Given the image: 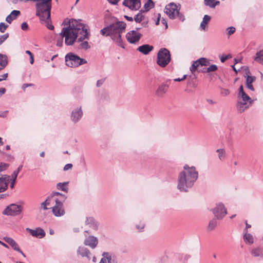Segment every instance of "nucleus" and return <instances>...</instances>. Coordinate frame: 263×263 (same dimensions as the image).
Returning <instances> with one entry per match:
<instances>
[{
    "instance_id": "11",
    "label": "nucleus",
    "mask_w": 263,
    "mask_h": 263,
    "mask_svg": "<svg viewBox=\"0 0 263 263\" xmlns=\"http://www.w3.org/2000/svg\"><path fill=\"white\" fill-rule=\"evenodd\" d=\"M21 212V206L16 204H12L8 206L3 212V214L10 216H16L20 214Z\"/></svg>"
},
{
    "instance_id": "52",
    "label": "nucleus",
    "mask_w": 263,
    "mask_h": 263,
    "mask_svg": "<svg viewBox=\"0 0 263 263\" xmlns=\"http://www.w3.org/2000/svg\"><path fill=\"white\" fill-rule=\"evenodd\" d=\"M145 224L143 223H140L139 224L136 225V228L140 231H141L144 228Z\"/></svg>"
},
{
    "instance_id": "58",
    "label": "nucleus",
    "mask_w": 263,
    "mask_h": 263,
    "mask_svg": "<svg viewBox=\"0 0 263 263\" xmlns=\"http://www.w3.org/2000/svg\"><path fill=\"white\" fill-rule=\"evenodd\" d=\"M108 2L112 5H116L120 0H107Z\"/></svg>"
},
{
    "instance_id": "43",
    "label": "nucleus",
    "mask_w": 263,
    "mask_h": 263,
    "mask_svg": "<svg viewBox=\"0 0 263 263\" xmlns=\"http://www.w3.org/2000/svg\"><path fill=\"white\" fill-rule=\"evenodd\" d=\"M9 164L4 162H0V173L6 170L9 167Z\"/></svg>"
},
{
    "instance_id": "10",
    "label": "nucleus",
    "mask_w": 263,
    "mask_h": 263,
    "mask_svg": "<svg viewBox=\"0 0 263 263\" xmlns=\"http://www.w3.org/2000/svg\"><path fill=\"white\" fill-rule=\"evenodd\" d=\"M212 212L217 219H222L227 213L224 204L222 203L216 204V207L212 210Z\"/></svg>"
},
{
    "instance_id": "51",
    "label": "nucleus",
    "mask_w": 263,
    "mask_h": 263,
    "mask_svg": "<svg viewBox=\"0 0 263 263\" xmlns=\"http://www.w3.org/2000/svg\"><path fill=\"white\" fill-rule=\"evenodd\" d=\"M105 81V79H102L98 80L97 82V86L98 87H99L102 85V84L104 83Z\"/></svg>"
},
{
    "instance_id": "62",
    "label": "nucleus",
    "mask_w": 263,
    "mask_h": 263,
    "mask_svg": "<svg viewBox=\"0 0 263 263\" xmlns=\"http://www.w3.org/2000/svg\"><path fill=\"white\" fill-rule=\"evenodd\" d=\"M8 110H6L4 112L0 113V117H5L7 115V113L8 112Z\"/></svg>"
},
{
    "instance_id": "63",
    "label": "nucleus",
    "mask_w": 263,
    "mask_h": 263,
    "mask_svg": "<svg viewBox=\"0 0 263 263\" xmlns=\"http://www.w3.org/2000/svg\"><path fill=\"white\" fill-rule=\"evenodd\" d=\"M246 85H247V87H248V89H250L252 91L254 90V87H253V85H252V84H246Z\"/></svg>"
},
{
    "instance_id": "17",
    "label": "nucleus",
    "mask_w": 263,
    "mask_h": 263,
    "mask_svg": "<svg viewBox=\"0 0 263 263\" xmlns=\"http://www.w3.org/2000/svg\"><path fill=\"white\" fill-rule=\"evenodd\" d=\"M98 243V240L97 237L93 236H89L86 238L84 240V244L88 246L92 249H95Z\"/></svg>"
},
{
    "instance_id": "33",
    "label": "nucleus",
    "mask_w": 263,
    "mask_h": 263,
    "mask_svg": "<svg viewBox=\"0 0 263 263\" xmlns=\"http://www.w3.org/2000/svg\"><path fill=\"white\" fill-rule=\"evenodd\" d=\"M204 4L212 8H214L216 5H218L220 2L217 0H204Z\"/></svg>"
},
{
    "instance_id": "3",
    "label": "nucleus",
    "mask_w": 263,
    "mask_h": 263,
    "mask_svg": "<svg viewBox=\"0 0 263 263\" xmlns=\"http://www.w3.org/2000/svg\"><path fill=\"white\" fill-rule=\"evenodd\" d=\"M126 27L125 22L117 21L102 29L100 32L104 36H110L111 39L115 41L119 46L124 48L121 34L124 32Z\"/></svg>"
},
{
    "instance_id": "20",
    "label": "nucleus",
    "mask_w": 263,
    "mask_h": 263,
    "mask_svg": "<svg viewBox=\"0 0 263 263\" xmlns=\"http://www.w3.org/2000/svg\"><path fill=\"white\" fill-rule=\"evenodd\" d=\"M251 104H249L248 102L238 100L237 104V109L238 111L240 113H242L246 109L249 108Z\"/></svg>"
},
{
    "instance_id": "29",
    "label": "nucleus",
    "mask_w": 263,
    "mask_h": 263,
    "mask_svg": "<svg viewBox=\"0 0 263 263\" xmlns=\"http://www.w3.org/2000/svg\"><path fill=\"white\" fill-rule=\"evenodd\" d=\"M243 240L248 245H252L254 242V238L252 235L247 232H246L243 235Z\"/></svg>"
},
{
    "instance_id": "1",
    "label": "nucleus",
    "mask_w": 263,
    "mask_h": 263,
    "mask_svg": "<svg viewBox=\"0 0 263 263\" xmlns=\"http://www.w3.org/2000/svg\"><path fill=\"white\" fill-rule=\"evenodd\" d=\"M78 35L81 36L78 39V42L88 39L89 32L87 28L84 24L76 20H71L69 21L68 27L62 28V31L59 33V36L57 38L56 45L59 47L62 46L63 37H65V44L66 45H72Z\"/></svg>"
},
{
    "instance_id": "57",
    "label": "nucleus",
    "mask_w": 263,
    "mask_h": 263,
    "mask_svg": "<svg viewBox=\"0 0 263 263\" xmlns=\"http://www.w3.org/2000/svg\"><path fill=\"white\" fill-rule=\"evenodd\" d=\"M32 85H33L32 84H27V83L24 84L22 85V89L25 91L27 87H28L29 86H31Z\"/></svg>"
},
{
    "instance_id": "34",
    "label": "nucleus",
    "mask_w": 263,
    "mask_h": 263,
    "mask_svg": "<svg viewBox=\"0 0 263 263\" xmlns=\"http://www.w3.org/2000/svg\"><path fill=\"white\" fill-rule=\"evenodd\" d=\"M68 184V182H60L58 183L57 185V187L58 190H61L66 192H68V188L67 187V184Z\"/></svg>"
},
{
    "instance_id": "59",
    "label": "nucleus",
    "mask_w": 263,
    "mask_h": 263,
    "mask_svg": "<svg viewBox=\"0 0 263 263\" xmlns=\"http://www.w3.org/2000/svg\"><path fill=\"white\" fill-rule=\"evenodd\" d=\"M10 181H11V185H10V187L11 189H13L14 187V185L15 183V181H16V180H14L13 179H11L10 178Z\"/></svg>"
},
{
    "instance_id": "27",
    "label": "nucleus",
    "mask_w": 263,
    "mask_h": 263,
    "mask_svg": "<svg viewBox=\"0 0 263 263\" xmlns=\"http://www.w3.org/2000/svg\"><path fill=\"white\" fill-rule=\"evenodd\" d=\"M50 197H51V198L52 199V200L55 202V199H62V197H64V201H65L66 199L67 198V197L66 195L60 193L58 192H52L50 195Z\"/></svg>"
},
{
    "instance_id": "9",
    "label": "nucleus",
    "mask_w": 263,
    "mask_h": 263,
    "mask_svg": "<svg viewBox=\"0 0 263 263\" xmlns=\"http://www.w3.org/2000/svg\"><path fill=\"white\" fill-rule=\"evenodd\" d=\"M126 39L130 44H136L139 42L142 34L137 30H131L126 34Z\"/></svg>"
},
{
    "instance_id": "37",
    "label": "nucleus",
    "mask_w": 263,
    "mask_h": 263,
    "mask_svg": "<svg viewBox=\"0 0 263 263\" xmlns=\"http://www.w3.org/2000/svg\"><path fill=\"white\" fill-rule=\"evenodd\" d=\"M154 5L152 0H148V1L144 4V8H145V12L148 11L149 9L154 7Z\"/></svg>"
},
{
    "instance_id": "15",
    "label": "nucleus",
    "mask_w": 263,
    "mask_h": 263,
    "mask_svg": "<svg viewBox=\"0 0 263 263\" xmlns=\"http://www.w3.org/2000/svg\"><path fill=\"white\" fill-rule=\"evenodd\" d=\"M3 239L7 243H8L13 248V250L21 253L24 257H26L25 254L20 249L18 245L13 239L11 237H4L3 238Z\"/></svg>"
},
{
    "instance_id": "18",
    "label": "nucleus",
    "mask_w": 263,
    "mask_h": 263,
    "mask_svg": "<svg viewBox=\"0 0 263 263\" xmlns=\"http://www.w3.org/2000/svg\"><path fill=\"white\" fill-rule=\"evenodd\" d=\"M238 100L248 102L249 104L252 103L251 98L244 91L243 86L241 85L239 88V93L238 96Z\"/></svg>"
},
{
    "instance_id": "26",
    "label": "nucleus",
    "mask_w": 263,
    "mask_h": 263,
    "mask_svg": "<svg viewBox=\"0 0 263 263\" xmlns=\"http://www.w3.org/2000/svg\"><path fill=\"white\" fill-rule=\"evenodd\" d=\"M77 253L80 255L82 257H87V258H90V257L89 256L90 252L85 247H79L77 251Z\"/></svg>"
},
{
    "instance_id": "14",
    "label": "nucleus",
    "mask_w": 263,
    "mask_h": 263,
    "mask_svg": "<svg viewBox=\"0 0 263 263\" xmlns=\"http://www.w3.org/2000/svg\"><path fill=\"white\" fill-rule=\"evenodd\" d=\"M26 230L30 233L32 236L38 238H43L45 237L46 234L43 229L40 227L36 228L34 230L26 228Z\"/></svg>"
},
{
    "instance_id": "50",
    "label": "nucleus",
    "mask_w": 263,
    "mask_h": 263,
    "mask_svg": "<svg viewBox=\"0 0 263 263\" xmlns=\"http://www.w3.org/2000/svg\"><path fill=\"white\" fill-rule=\"evenodd\" d=\"M21 29L23 30H27L28 29V25L26 22H23L21 24Z\"/></svg>"
},
{
    "instance_id": "2",
    "label": "nucleus",
    "mask_w": 263,
    "mask_h": 263,
    "mask_svg": "<svg viewBox=\"0 0 263 263\" xmlns=\"http://www.w3.org/2000/svg\"><path fill=\"white\" fill-rule=\"evenodd\" d=\"M198 177V173L194 166L189 167L187 164L178 175L177 189L180 192H187L194 184Z\"/></svg>"
},
{
    "instance_id": "53",
    "label": "nucleus",
    "mask_w": 263,
    "mask_h": 263,
    "mask_svg": "<svg viewBox=\"0 0 263 263\" xmlns=\"http://www.w3.org/2000/svg\"><path fill=\"white\" fill-rule=\"evenodd\" d=\"M72 167V164L71 163H68L64 166L63 170L64 171H66L68 170L71 169Z\"/></svg>"
},
{
    "instance_id": "22",
    "label": "nucleus",
    "mask_w": 263,
    "mask_h": 263,
    "mask_svg": "<svg viewBox=\"0 0 263 263\" xmlns=\"http://www.w3.org/2000/svg\"><path fill=\"white\" fill-rule=\"evenodd\" d=\"M103 257L99 263H116V261L112 258L111 255L107 252H104L102 254Z\"/></svg>"
},
{
    "instance_id": "35",
    "label": "nucleus",
    "mask_w": 263,
    "mask_h": 263,
    "mask_svg": "<svg viewBox=\"0 0 263 263\" xmlns=\"http://www.w3.org/2000/svg\"><path fill=\"white\" fill-rule=\"evenodd\" d=\"M255 60L260 63H263V50L256 53Z\"/></svg>"
},
{
    "instance_id": "38",
    "label": "nucleus",
    "mask_w": 263,
    "mask_h": 263,
    "mask_svg": "<svg viewBox=\"0 0 263 263\" xmlns=\"http://www.w3.org/2000/svg\"><path fill=\"white\" fill-rule=\"evenodd\" d=\"M200 65V62L198 61V60H196V61L194 62L193 64L191 65L190 67V70L192 73L195 72L196 69H197V67H199Z\"/></svg>"
},
{
    "instance_id": "31",
    "label": "nucleus",
    "mask_w": 263,
    "mask_h": 263,
    "mask_svg": "<svg viewBox=\"0 0 263 263\" xmlns=\"http://www.w3.org/2000/svg\"><path fill=\"white\" fill-rule=\"evenodd\" d=\"M52 200L51 197L48 196L45 201L42 202L40 204L41 209L44 210H46L48 209L47 206L50 205L51 201Z\"/></svg>"
},
{
    "instance_id": "4",
    "label": "nucleus",
    "mask_w": 263,
    "mask_h": 263,
    "mask_svg": "<svg viewBox=\"0 0 263 263\" xmlns=\"http://www.w3.org/2000/svg\"><path fill=\"white\" fill-rule=\"evenodd\" d=\"M47 4V8L44 7L42 10V12L39 13L37 11H36V15L39 17L40 21L42 24H45L46 27L49 30H53L54 26L51 24L50 18V11L51 9V2H49Z\"/></svg>"
},
{
    "instance_id": "55",
    "label": "nucleus",
    "mask_w": 263,
    "mask_h": 263,
    "mask_svg": "<svg viewBox=\"0 0 263 263\" xmlns=\"http://www.w3.org/2000/svg\"><path fill=\"white\" fill-rule=\"evenodd\" d=\"M18 174V171H14L11 175V177H12L11 179L16 180V178L17 177Z\"/></svg>"
},
{
    "instance_id": "49",
    "label": "nucleus",
    "mask_w": 263,
    "mask_h": 263,
    "mask_svg": "<svg viewBox=\"0 0 263 263\" xmlns=\"http://www.w3.org/2000/svg\"><path fill=\"white\" fill-rule=\"evenodd\" d=\"M230 58H231V54H228V55H224V56H222L220 58V61H221V62L223 63L227 60H228V59H229Z\"/></svg>"
},
{
    "instance_id": "32",
    "label": "nucleus",
    "mask_w": 263,
    "mask_h": 263,
    "mask_svg": "<svg viewBox=\"0 0 263 263\" xmlns=\"http://www.w3.org/2000/svg\"><path fill=\"white\" fill-rule=\"evenodd\" d=\"M143 12H144V11L141 9L140 12L134 16V19L136 23H140L144 20V15L142 14Z\"/></svg>"
},
{
    "instance_id": "48",
    "label": "nucleus",
    "mask_w": 263,
    "mask_h": 263,
    "mask_svg": "<svg viewBox=\"0 0 263 263\" xmlns=\"http://www.w3.org/2000/svg\"><path fill=\"white\" fill-rule=\"evenodd\" d=\"M228 30V34L229 35H231L232 34L234 33L235 31V28L234 27H229L227 28Z\"/></svg>"
},
{
    "instance_id": "45",
    "label": "nucleus",
    "mask_w": 263,
    "mask_h": 263,
    "mask_svg": "<svg viewBox=\"0 0 263 263\" xmlns=\"http://www.w3.org/2000/svg\"><path fill=\"white\" fill-rule=\"evenodd\" d=\"M9 33H6L4 35H0V45H2L5 41H6L7 38L9 37Z\"/></svg>"
},
{
    "instance_id": "56",
    "label": "nucleus",
    "mask_w": 263,
    "mask_h": 263,
    "mask_svg": "<svg viewBox=\"0 0 263 263\" xmlns=\"http://www.w3.org/2000/svg\"><path fill=\"white\" fill-rule=\"evenodd\" d=\"M186 76H187V75L184 74L182 78H181V79L180 78H176V79H175L174 80L175 82L182 81L186 79Z\"/></svg>"
},
{
    "instance_id": "12",
    "label": "nucleus",
    "mask_w": 263,
    "mask_h": 263,
    "mask_svg": "<svg viewBox=\"0 0 263 263\" xmlns=\"http://www.w3.org/2000/svg\"><path fill=\"white\" fill-rule=\"evenodd\" d=\"M123 5L132 10L136 11L141 7L140 0H124Z\"/></svg>"
},
{
    "instance_id": "8",
    "label": "nucleus",
    "mask_w": 263,
    "mask_h": 263,
    "mask_svg": "<svg viewBox=\"0 0 263 263\" xmlns=\"http://www.w3.org/2000/svg\"><path fill=\"white\" fill-rule=\"evenodd\" d=\"M64 197L62 199H55V205L51 209L52 212L55 217H61L65 215V212L64 208L63 203Z\"/></svg>"
},
{
    "instance_id": "44",
    "label": "nucleus",
    "mask_w": 263,
    "mask_h": 263,
    "mask_svg": "<svg viewBox=\"0 0 263 263\" xmlns=\"http://www.w3.org/2000/svg\"><path fill=\"white\" fill-rule=\"evenodd\" d=\"M217 69V66L216 65H211L206 69L207 72L215 71Z\"/></svg>"
},
{
    "instance_id": "30",
    "label": "nucleus",
    "mask_w": 263,
    "mask_h": 263,
    "mask_svg": "<svg viewBox=\"0 0 263 263\" xmlns=\"http://www.w3.org/2000/svg\"><path fill=\"white\" fill-rule=\"evenodd\" d=\"M85 223L87 225H88L90 227H92L95 229L98 228L97 222L92 217L87 218L85 221Z\"/></svg>"
},
{
    "instance_id": "54",
    "label": "nucleus",
    "mask_w": 263,
    "mask_h": 263,
    "mask_svg": "<svg viewBox=\"0 0 263 263\" xmlns=\"http://www.w3.org/2000/svg\"><path fill=\"white\" fill-rule=\"evenodd\" d=\"M8 76V73H5L2 75H1L0 76V82L3 81V80H6V79L7 78Z\"/></svg>"
},
{
    "instance_id": "40",
    "label": "nucleus",
    "mask_w": 263,
    "mask_h": 263,
    "mask_svg": "<svg viewBox=\"0 0 263 263\" xmlns=\"http://www.w3.org/2000/svg\"><path fill=\"white\" fill-rule=\"evenodd\" d=\"M216 152L218 153V157L220 160H223L226 157L225 151L223 149H218Z\"/></svg>"
},
{
    "instance_id": "42",
    "label": "nucleus",
    "mask_w": 263,
    "mask_h": 263,
    "mask_svg": "<svg viewBox=\"0 0 263 263\" xmlns=\"http://www.w3.org/2000/svg\"><path fill=\"white\" fill-rule=\"evenodd\" d=\"M220 93L222 96L225 97L230 94V91L228 89L220 88Z\"/></svg>"
},
{
    "instance_id": "25",
    "label": "nucleus",
    "mask_w": 263,
    "mask_h": 263,
    "mask_svg": "<svg viewBox=\"0 0 263 263\" xmlns=\"http://www.w3.org/2000/svg\"><path fill=\"white\" fill-rule=\"evenodd\" d=\"M8 63L7 57L5 54L0 53V71L6 67Z\"/></svg>"
},
{
    "instance_id": "47",
    "label": "nucleus",
    "mask_w": 263,
    "mask_h": 263,
    "mask_svg": "<svg viewBox=\"0 0 263 263\" xmlns=\"http://www.w3.org/2000/svg\"><path fill=\"white\" fill-rule=\"evenodd\" d=\"M255 80V77L253 76H248L246 80V84H252Z\"/></svg>"
},
{
    "instance_id": "13",
    "label": "nucleus",
    "mask_w": 263,
    "mask_h": 263,
    "mask_svg": "<svg viewBox=\"0 0 263 263\" xmlns=\"http://www.w3.org/2000/svg\"><path fill=\"white\" fill-rule=\"evenodd\" d=\"M10 180V176L0 174V193L4 192L7 190Z\"/></svg>"
},
{
    "instance_id": "36",
    "label": "nucleus",
    "mask_w": 263,
    "mask_h": 263,
    "mask_svg": "<svg viewBox=\"0 0 263 263\" xmlns=\"http://www.w3.org/2000/svg\"><path fill=\"white\" fill-rule=\"evenodd\" d=\"M84 39L82 40V41H80L81 43L79 45V48L81 49L87 50L90 48V46L88 44L87 41H83Z\"/></svg>"
},
{
    "instance_id": "6",
    "label": "nucleus",
    "mask_w": 263,
    "mask_h": 263,
    "mask_svg": "<svg viewBox=\"0 0 263 263\" xmlns=\"http://www.w3.org/2000/svg\"><path fill=\"white\" fill-rule=\"evenodd\" d=\"M65 58L66 65L70 67H77L87 62L85 59L72 52L67 53Z\"/></svg>"
},
{
    "instance_id": "64",
    "label": "nucleus",
    "mask_w": 263,
    "mask_h": 263,
    "mask_svg": "<svg viewBox=\"0 0 263 263\" xmlns=\"http://www.w3.org/2000/svg\"><path fill=\"white\" fill-rule=\"evenodd\" d=\"M6 91V89L4 88H0V96L5 93Z\"/></svg>"
},
{
    "instance_id": "61",
    "label": "nucleus",
    "mask_w": 263,
    "mask_h": 263,
    "mask_svg": "<svg viewBox=\"0 0 263 263\" xmlns=\"http://www.w3.org/2000/svg\"><path fill=\"white\" fill-rule=\"evenodd\" d=\"M206 102H207L208 103H209V104H212V105L215 104H216V102H215V101H214L213 100H212V99H206Z\"/></svg>"
},
{
    "instance_id": "5",
    "label": "nucleus",
    "mask_w": 263,
    "mask_h": 263,
    "mask_svg": "<svg viewBox=\"0 0 263 263\" xmlns=\"http://www.w3.org/2000/svg\"><path fill=\"white\" fill-rule=\"evenodd\" d=\"M181 8L180 4H176L174 3L167 5L165 8V13L171 19L178 18L180 21L183 22L185 17L179 11Z\"/></svg>"
},
{
    "instance_id": "24",
    "label": "nucleus",
    "mask_w": 263,
    "mask_h": 263,
    "mask_svg": "<svg viewBox=\"0 0 263 263\" xmlns=\"http://www.w3.org/2000/svg\"><path fill=\"white\" fill-rule=\"evenodd\" d=\"M168 88V85L166 84H162L159 86L157 91L156 94L158 96H162L166 93Z\"/></svg>"
},
{
    "instance_id": "41",
    "label": "nucleus",
    "mask_w": 263,
    "mask_h": 263,
    "mask_svg": "<svg viewBox=\"0 0 263 263\" xmlns=\"http://www.w3.org/2000/svg\"><path fill=\"white\" fill-rule=\"evenodd\" d=\"M201 66H206L209 64V61L204 58H201L198 59Z\"/></svg>"
},
{
    "instance_id": "7",
    "label": "nucleus",
    "mask_w": 263,
    "mask_h": 263,
    "mask_svg": "<svg viewBox=\"0 0 263 263\" xmlns=\"http://www.w3.org/2000/svg\"><path fill=\"white\" fill-rule=\"evenodd\" d=\"M170 61L169 50L165 48L160 49L157 53V63L161 67H165Z\"/></svg>"
},
{
    "instance_id": "19",
    "label": "nucleus",
    "mask_w": 263,
    "mask_h": 263,
    "mask_svg": "<svg viewBox=\"0 0 263 263\" xmlns=\"http://www.w3.org/2000/svg\"><path fill=\"white\" fill-rule=\"evenodd\" d=\"M83 112L81 107L73 110L72 111L71 116L72 121L74 123L77 122L81 118Z\"/></svg>"
},
{
    "instance_id": "23",
    "label": "nucleus",
    "mask_w": 263,
    "mask_h": 263,
    "mask_svg": "<svg viewBox=\"0 0 263 263\" xmlns=\"http://www.w3.org/2000/svg\"><path fill=\"white\" fill-rule=\"evenodd\" d=\"M21 14L18 10H13L10 14H9L6 18V21L9 24H11L12 21L16 19Z\"/></svg>"
},
{
    "instance_id": "39",
    "label": "nucleus",
    "mask_w": 263,
    "mask_h": 263,
    "mask_svg": "<svg viewBox=\"0 0 263 263\" xmlns=\"http://www.w3.org/2000/svg\"><path fill=\"white\" fill-rule=\"evenodd\" d=\"M217 226V221L215 219L211 220L208 225V230L212 231L214 230Z\"/></svg>"
},
{
    "instance_id": "21",
    "label": "nucleus",
    "mask_w": 263,
    "mask_h": 263,
    "mask_svg": "<svg viewBox=\"0 0 263 263\" xmlns=\"http://www.w3.org/2000/svg\"><path fill=\"white\" fill-rule=\"evenodd\" d=\"M153 48L154 47L152 45L144 44L138 47L137 50L144 54H147L149 52L153 50Z\"/></svg>"
},
{
    "instance_id": "16",
    "label": "nucleus",
    "mask_w": 263,
    "mask_h": 263,
    "mask_svg": "<svg viewBox=\"0 0 263 263\" xmlns=\"http://www.w3.org/2000/svg\"><path fill=\"white\" fill-rule=\"evenodd\" d=\"M250 253L253 257L263 258V245L251 249Z\"/></svg>"
},
{
    "instance_id": "46",
    "label": "nucleus",
    "mask_w": 263,
    "mask_h": 263,
    "mask_svg": "<svg viewBox=\"0 0 263 263\" xmlns=\"http://www.w3.org/2000/svg\"><path fill=\"white\" fill-rule=\"evenodd\" d=\"M8 27V25L4 23H0V31L2 33H4L6 29Z\"/></svg>"
},
{
    "instance_id": "28",
    "label": "nucleus",
    "mask_w": 263,
    "mask_h": 263,
    "mask_svg": "<svg viewBox=\"0 0 263 263\" xmlns=\"http://www.w3.org/2000/svg\"><path fill=\"white\" fill-rule=\"evenodd\" d=\"M211 20L210 16L208 15H205L203 16L202 21L200 23V28L203 30H205L206 29V25L209 23Z\"/></svg>"
},
{
    "instance_id": "60",
    "label": "nucleus",
    "mask_w": 263,
    "mask_h": 263,
    "mask_svg": "<svg viewBox=\"0 0 263 263\" xmlns=\"http://www.w3.org/2000/svg\"><path fill=\"white\" fill-rule=\"evenodd\" d=\"M124 18L129 22H132L134 20L132 17L128 16L127 15H124Z\"/></svg>"
}]
</instances>
